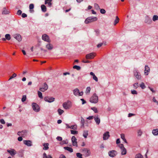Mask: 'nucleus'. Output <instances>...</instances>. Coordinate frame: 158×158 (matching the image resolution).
Returning a JSON list of instances; mask_svg holds the SVG:
<instances>
[{
  "label": "nucleus",
  "instance_id": "nucleus-1",
  "mask_svg": "<svg viewBox=\"0 0 158 158\" xmlns=\"http://www.w3.org/2000/svg\"><path fill=\"white\" fill-rule=\"evenodd\" d=\"M98 19L97 17L93 16H90L87 18L85 21V23L88 24L96 21Z\"/></svg>",
  "mask_w": 158,
  "mask_h": 158
},
{
  "label": "nucleus",
  "instance_id": "nucleus-2",
  "mask_svg": "<svg viewBox=\"0 0 158 158\" xmlns=\"http://www.w3.org/2000/svg\"><path fill=\"white\" fill-rule=\"evenodd\" d=\"M98 97L96 94H94L90 99V102L94 103H97L98 101Z\"/></svg>",
  "mask_w": 158,
  "mask_h": 158
},
{
  "label": "nucleus",
  "instance_id": "nucleus-3",
  "mask_svg": "<svg viewBox=\"0 0 158 158\" xmlns=\"http://www.w3.org/2000/svg\"><path fill=\"white\" fill-rule=\"evenodd\" d=\"M62 106L65 109H68L71 106V102L69 101H68L67 102L63 103Z\"/></svg>",
  "mask_w": 158,
  "mask_h": 158
},
{
  "label": "nucleus",
  "instance_id": "nucleus-4",
  "mask_svg": "<svg viewBox=\"0 0 158 158\" xmlns=\"http://www.w3.org/2000/svg\"><path fill=\"white\" fill-rule=\"evenodd\" d=\"M32 106L33 110L37 112L40 110V108L39 105L36 103L33 102L32 103Z\"/></svg>",
  "mask_w": 158,
  "mask_h": 158
},
{
  "label": "nucleus",
  "instance_id": "nucleus-5",
  "mask_svg": "<svg viewBox=\"0 0 158 158\" xmlns=\"http://www.w3.org/2000/svg\"><path fill=\"white\" fill-rule=\"evenodd\" d=\"M73 93L75 96H81L83 94V91L80 92L78 89L76 88L73 90Z\"/></svg>",
  "mask_w": 158,
  "mask_h": 158
},
{
  "label": "nucleus",
  "instance_id": "nucleus-6",
  "mask_svg": "<svg viewBox=\"0 0 158 158\" xmlns=\"http://www.w3.org/2000/svg\"><path fill=\"white\" fill-rule=\"evenodd\" d=\"M96 56V54L94 52H92L87 54L86 55V58L88 59H93Z\"/></svg>",
  "mask_w": 158,
  "mask_h": 158
},
{
  "label": "nucleus",
  "instance_id": "nucleus-7",
  "mask_svg": "<svg viewBox=\"0 0 158 158\" xmlns=\"http://www.w3.org/2000/svg\"><path fill=\"white\" fill-rule=\"evenodd\" d=\"M134 74L138 80H139L141 79V74L136 69L134 71Z\"/></svg>",
  "mask_w": 158,
  "mask_h": 158
},
{
  "label": "nucleus",
  "instance_id": "nucleus-8",
  "mask_svg": "<svg viewBox=\"0 0 158 158\" xmlns=\"http://www.w3.org/2000/svg\"><path fill=\"white\" fill-rule=\"evenodd\" d=\"M42 39L44 41L47 42L49 43L51 42V40L50 39L49 37L46 34H44L42 35Z\"/></svg>",
  "mask_w": 158,
  "mask_h": 158
},
{
  "label": "nucleus",
  "instance_id": "nucleus-9",
  "mask_svg": "<svg viewBox=\"0 0 158 158\" xmlns=\"http://www.w3.org/2000/svg\"><path fill=\"white\" fill-rule=\"evenodd\" d=\"M55 98L52 97H46L44 98V100L46 102L49 103L53 102L55 101Z\"/></svg>",
  "mask_w": 158,
  "mask_h": 158
},
{
  "label": "nucleus",
  "instance_id": "nucleus-10",
  "mask_svg": "<svg viewBox=\"0 0 158 158\" xmlns=\"http://www.w3.org/2000/svg\"><path fill=\"white\" fill-rule=\"evenodd\" d=\"M13 37L16 39L18 41L20 42L22 40V37L19 34H15L13 35Z\"/></svg>",
  "mask_w": 158,
  "mask_h": 158
},
{
  "label": "nucleus",
  "instance_id": "nucleus-11",
  "mask_svg": "<svg viewBox=\"0 0 158 158\" xmlns=\"http://www.w3.org/2000/svg\"><path fill=\"white\" fill-rule=\"evenodd\" d=\"M27 131L26 130H23L21 131H18L17 133V135L22 137H25L27 135Z\"/></svg>",
  "mask_w": 158,
  "mask_h": 158
},
{
  "label": "nucleus",
  "instance_id": "nucleus-12",
  "mask_svg": "<svg viewBox=\"0 0 158 158\" xmlns=\"http://www.w3.org/2000/svg\"><path fill=\"white\" fill-rule=\"evenodd\" d=\"M7 152L9 153L10 155L12 156H14L16 154L17 152L14 149H10L7 150Z\"/></svg>",
  "mask_w": 158,
  "mask_h": 158
},
{
  "label": "nucleus",
  "instance_id": "nucleus-13",
  "mask_svg": "<svg viewBox=\"0 0 158 158\" xmlns=\"http://www.w3.org/2000/svg\"><path fill=\"white\" fill-rule=\"evenodd\" d=\"M152 22V21L151 18L148 15H146L145 17L144 22L148 24H150Z\"/></svg>",
  "mask_w": 158,
  "mask_h": 158
},
{
  "label": "nucleus",
  "instance_id": "nucleus-14",
  "mask_svg": "<svg viewBox=\"0 0 158 158\" xmlns=\"http://www.w3.org/2000/svg\"><path fill=\"white\" fill-rule=\"evenodd\" d=\"M77 140V139L75 136H72L71 139L72 144L73 146L76 147H77L78 146Z\"/></svg>",
  "mask_w": 158,
  "mask_h": 158
},
{
  "label": "nucleus",
  "instance_id": "nucleus-15",
  "mask_svg": "<svg viewBox=\"0 0 158 158\" xmlns=\"http://www.w3.org/2000/svg\"><path fill=\"white\" fill-rule=\"evenodd\" d=\"M48 88V85L45 82L44 84V87H43L40 88V90L42 92H44L45 91L47 90Z\"/></svg>",
  "mask_w": 158,
  "mask_h": 158
},
{
  "label": "nucleus",
  "instance_id": "nucleus-16",
  "mask_svg": "<svg viewBox=\"0 0 158 158\" xmlns=\"http://www.w3.org/2000/svg\"><path fill=\"white\" fill-rule=\"evenodd\" d=\"M10 13V11L6 7H4L2 10V14L4 15H9Z\"/></svg>",
  "mask_w": 158,
  "mask_h": 158
},
{
  "label": "nucleus",
  "instance_id": "nucleus-17",
  "mask_svg": "<svg viewBox=\"0 0 158 158\" xmlns=\"http://www.w3.org/2000/svg\"><path fill=\"white\" fill-rule=\"evenodd\" d=\"M108 154L109 156L113 157H114L117 154V152L114 150H112L110 151L108 153Z\"/></svg>",
  "mask_w": 158,
  "mask_h": 158
},
{
  "label": "nucleus",
  "instance_id": "nucleus-18",
  "mask_svg": "<svg viewBox=\"0 0 158 158\" xmlns=\"http://www.w3.org/2000/svg\"><path fill=\"white\" fill-rule=\"evenodd\" d=\"M83 152L85 154V156H88L90 155V152L89 150L86 148H84L82 150Z\"/></svg>",
  "mask_w": 158,
  "mask_h": 158
},
{
  "label": "nucleus",
  "instance_id": "nucleus-19",
  "mask_svg": "<svg viewBox=\"0 0 158 158\" xmlns=\"http://www.w3.org/2000/svg\"><path fill=\"white\" fill-rule=\"evenodd\" d=\"M150 69L148 65H146L145 66L144 74L145 75H148L150 72Z\"/></svg>",
  "mask_w": 158,
  "mask_h": 158
},
{
  "label": "nucleus",
  "instance_id": "nucleus-20",
  "mask_svg": "<svg viewBox=\"0 0 158 158\" xmlns=\"http://www.w3.org/2000/svg\"><path fill=\"white\" fill-rule=\"evenodd\" d=\"M23 143L28 147L31 146L32 144V142L30 140H24L23 141Z\"/></svg>",
  "mask_w": 158,
  "mask_h": 158
},
{
  "label": "nucleus",
  "instance_id": "nucleus-21",
  "mask_svg": "<svg viewBox=\"0 0 158 158\" xmlns=\"http://www.w3.org/2000/svg\"><path fill=\"white\" fill-rule=\"evenodd\" d=\"M94 120L97 125H99L100 123V119L99 118L98 115L94 116Z\"/></svg>",
  "mask_w": 158,
  "mask_h": 158
},
{
  "label": "nucleus",
  "instance_id": "nucleus-22",
  "mask_svg": "<svg viewBox=\"0 0 158 158\" xmlns=\"http://www.w3.org/2000/svg\"><path fill=\"white\" fill-rule=\"evenodd\" d=\"M110 137L109 132L108 131H106L105 132L103 135V139L104 140H107Z\"/></svg>",
  "mask_w": 158,
  "mask_h": 158
},
{
  "label": "nucleus",
  "instance_id": "nucleus-23",
  "mask_svg": "<svg viewBox=\"0 0 158 158\" xmlns=\"http://www.w3.org/2000/svg\"><path fill=\"white\" fill-rule=\"evenodd\" d=\"M52 1V0H45V4H48V6L49 7H51L52 5L51 3Z\"/></svg>",
  "mask_w": 158,
  "mask_h": 158
},
{
  "label": "nucleus",
  "instance_id": "nucleus-24",
  "mask_svg": "<svg viewBox=\"0 0 158 158\" xmlns=\"http://www.w3.org/2000/svg\"><path fill=\"white\" fill-rule=\"evenodd\" d=\"M46 48L48 50H51L53 48V45L50 43L47 44L46 45Z\"/></svg>",
  "mask_w": 158,
  "mask_h": 158
},
{
  "label": "nucleus",
  "instance_id": "nucleus-25",
  "mask_svg": "<svg viewBox=\"0 0 158 158\" xmlns=\"http://www.w3.org/2000/svg\"><path fill=\"white\" fill-rule=\"evenodd\" d=\"M64 148L65 150H67L71 153L73 152V150L72 148H71L68 147H65Z\"/></svg>",
  "mask_w": 158,
  "mask_h": 158
},
{
  "label": "nucleus",
  "instance_id": "nucleus-26",
  "mask_svg": "<svg viewBox=\"0 0 158 158\" xmlns=\"http://www.w3.org/2000/svg\"><path fill=\"white\" fill-rule=\"evenodd\" d=\"M152 133L155 136L158 135V129H154L152 130Z\"/></svg>",
  "mask_w": 158,
  "mask_h": 158
},
{
  "label": "nucleus",
  "instance_id": "nucleus-27",
  "mask_svg": "<svg viewBox=\"0 0 158 158\" xmlns=\"http://www.w3.org/2000/svg\"><path fill=\"white\" fill-rule=\"evenodd\" d=\"M29 7L30 12L31 13L34 12V10H32V9H33L34 8V5L33 4H30L29 5Z\"/></svg>",
  "mask_w": 158,
  "mask_h": 158
},
{
  "label": "nucleus",
  "instance_id": "nucleus-28",
  "mask_svg": "<svg viewBox=\"0 0 158 158\" xmlns=\"http://www.w3.org/2000/svg\"><path fill=\"white\" fill-rule=\"evenodd\" d=\"M121 154L122 155H125L126 154L127 150L125 148H123L121 149Z\"/></svg>",
  "mask_w": 158,
  "mask_h": 158
},
{
  "label": "nucleus",
  "instance_id": "nucleus-29",
  "mask_svg": "<svg viewBox=\"0 0 158 158\" xmlns=\"http://www.w3.org/2000/svg\"><path fill=\"white\" fill-rule=\"evenodd\" d=\"M49 144L48 143H44L43 144L44 148L43 149L44 150H47L48 149Z\"/></svg>",
  "mask_w": 158,
  "mask_h": 158
},
{
  "label": "nucleus",
  "instance_id": "nucleus-30",
  "mask_svg": "<svg viewBox=\"0 0 158 158\" xmlns=\"http://www.w3.org/2000/svg\"><path fill=\"white\" fill-rule=\"evenodd\" d=\"M120 135H121V138L123 139V141H124L125 143H127V140H126V139L125 138L124 135L123 134H121Z\"/></svg>",
  "mask_w": 158,
  "mask_h": 158
},
{
  "label": "nucleus",
  "instance_id": "nucleus-31",
  "mask_svg": "<svg viewBox=\"0 0 158 158\" xmlns=\"http://www.w3.org/2000/svg\"><path fill=\"white\" fill-rule=\"evenodd\" d=\"M85 123V120L84 118L82 117H81V127H84Z\"/></svg>",
  "mask_w": 158,
  "mask_h": 158
},
{
  "label": "nucleus",
  "instance_id": "nucleus-32",
  "mask_svg": "<svg viewBox=\"0 0 158 158\" xmlns=\"http://www.w3.org/2000/svg\"><path fill=\"white\" fill-rule=\"evenodd\" d=\"M41 9L42 11L44 12H45L46 11V7L44 5H42L41 6Z\"/></svg>",
  "mask_w": 158,
  "mask_h": 158
},
{
  "label": "nucleus",
  "instance_id": "nucleus-33",
  "mask_svg": "<svg viewBox=\"0 0 158 158\" xmlns=\"http://www.w3.org/2000/svg\"><path fill=\"white\" fill-rule=\"evenodd\" d=\"M68 141L67 139H66L65 140H63V141H61L60 143V144L61 145H63L64 144H67L68 143Z\"/></svg>",
  "mask_w": 158,
  "mask_h": 158
},
{
  "label": "nucleus",
  "instance_id": "nucleus-34",
  "mask_svg": "<svg viewBox=\"0 0 158 158\" xmlns=\"http://www.w3.org/2000/svg\"><path fill=\"white\" fill-rule=\"evenodd\" d=\"M43 158H52L50 155L47 156L46 154L44 152L43 154Z\"/></svg>",
  "mask_w": 158,
  "mask_h": 158
},
{
  "label": "nucleus",
  "instance_id": "nucleus-35",
  "mask_svg": "<svg viewBox=\"0 0 158 158\" xmlns=\"http://www.w3.org/2000/svg\"><path fill=\"white\" fill-rule=\"evenodd\" d=\"M5 38L6 40H9L11 39V36L10 34H7L5 35Z\"/></svg>",
  "mask_w": 158,
  "mask_h": 158
},
{
  "label": "nucleus",
  "instance_id": "nucleus-36",
  "mask_svg": "<svg viewBox=\"0 0 158 158\" xmlns=\"http://www.w3.org/2000/svg\"><path fill=\"white\" fill-rule=\"evenodd\" d=\"M88 135V131H83V137L86 138Z\"/></svg>",
  "mask_w": 158,
  "mask_h": 158
},
{
  "label": "nucleus",
  "instance_id": "nucleus-37",
  "mask_svg": "<svg viewBox=\"0 0 158 158\" xmlns=\"http://www.w3.org/2000/svg\"><path fill=\"white\" fill-rule=\"evenodd\" d=\"M91 90V88L90 87H87L85 93L87 94H89L90 91Z\"/></svg>",
  "mask_w": 158,
  "mask_h": 158
},
{
  "label": "nucleus",
  "instance_id": "nucleus-38",
  "mask_svg": "<svg viewBox=\"0 0 158 158\" xmlns=\"http://www.w3.org/2000/svg\"><path fill=\"white\" fill-rule=\"evenodd\" d=\"M158 20V16L156 15H154L153 16L152 20L153 21L155 22Z\"/></svg>",
  "mask_w": 158,
  "mask_h": 158
},
{
  "label": "nucleus",
  "instance_id": "nucleus-39",
  "mask_svg": "<svg viewBox=\"0 0 158 158\" xmlns=\"http://www.w3.org/2000/svg\"><path fill=\"white\" fill-rule=\"evenodd\" d=\"M135 158H143V156L140 153L138 154L135 155Z\"/></svg>",
  "mask_w": 158,
  "mask_h": 158
},
{
  "label": "nucleus",
  "instance_id": "nucleus-40",
  "mask_svg": "<svg viewBox=\"0 0 158 158\" xmlns=\"http://www.w3.org/2000/svg\"><path fill=\"white\" fill-rule=\"evenodd\" d=\"M38 94L39 97L41 99H42L43 98L42 94V93L40 91H38Z\"/></svg>",
  "mask_w": 158,
  "mask_h": 158
},
{
  "label": "nucleus",
  "instance_id": "nucleus-41",
  "mask_svg": "<svg viewBox=\"0 0 158 158\" xmlns=\"http://www.w3.org/2000/svg\"><path fill=\"white\" fill-rule=\"evenodd\" d=\"M58 113L59 115H61L64 113V111L63 110L60 109H59L58 110Z\"/></svg>",
  "mask_w": 158,
  "mask_h": 158
},
{
  "label": "nucleus",
  "instance_id": "nucleus-42",
  "mask_svg": "<svg viewBox=\"0 0 158 158\" xmlns=\"http://www.w3.org/2000/svg\"><path fill=\"white\" fill-rule=\"evenodd\" d=\"M139 86L142 89H144L146 88V86L143 82H142L141 84H140Z\"/></svg>",
  "mask_w": 158,
  "mask_h": 158
},
{
  "label": "nucleus",
  "instance_id": "nucleus-43",
  "mask_svg": "<svg viewBox=\"0 0 158 158\" xmlns=\"http://www.w3.org/2000/svg\"><path fill=\"white\" fill-rule=\"evenodd\" d=\"M73 68L74 69H76L77 70H80L81 69V68L80 66L77 65L74 66Z\"/></svg>",
  "mask_w": 158,
  "mask_h": 158
},
{
  "label": "nucleus",
  "instance_id": "nucleus-44",
  "mask_svg": "<svg viewBox=\"0 0 158 158\" xmlns=\"http://www.w3.org/2000/svg\"><path fill=\"white\" fill-rule=\"evenodd\" d=\"M94 8L97 10L100 9L99 6L97 3H95L94 4Z\"/></svg>",
  "mask_w": 158,
  "mask_h": 158
},
{
  "label": "nucleus",
  "instance_id": "nucleus-45",
  "mask_svg": "<svg viewBox=\"0 0 158 158\" xmlns=\"http://www.w3.org/2000/svg\"><path fill=\"white\" fill-rule=\"evenodd\" d=\"M91 109L95 113H97L98 112L97 108L95 107H94L91 108Z\"/></svg>",
  "mask_w": 158,
  "mask_h": 158
},
{
  "label": "nucleus",
  "instance_id": "nucleus-46",
  "mask_svg": "<svg viewBox=\"0 0 158 158\" xmlns=\"http://www.w3.org/2000/svg\"><path fill=\"white\" fill-rule=\"evenodd\" d=\"M118 23V16H117L116 17V19L115 20L114 23V25H115Z\"/></svg>",
  "mask_w": 158,
  "mask_h": 158
},
{
  "label": "nucleus",
  "instance_id": "nucleus-47",
  "mask_svg": "<svg viewBox=\"0 0 158 158\" xmlns=\"http://www.w3.org/2000/svg\"><path fill=\"white\" fill-rule=\"evenodd\" d=\"M26 99V96L25 95H23L22 97V98L21 99V101L22 102H25Z\"/></svg>",
  "mask_w": 158,
  "mask_h": 158
},
{
  "label": "nucleus",
  "instance_id": "nucleus-48",
  "mask_svg": "<svg viewBox=\"0 0 158 158\" xmlns=\"http://www.w3.org/2000/svg\"><path fill=\"white\" fill-rule=\"evenodd\" d=\"M133 86L134 88L135 89H136L139 86L138 83L137 82L133 84Z\"/></svg>",
  "mask_w": 158,
  "mask_h": 158
},
{
  "label": "nucleus",
  "instance_id": "nucleus-49",
  "mask_svg": "<svg viewBox=\"0 0 158 158\" xmlns=\"http://www.w3.org/2000/svg\"><path fill=\"white\" fill-rule=\"evenodd\" d=\"M71 133L72 134L75 135L76 134H77L78 133V132L77 131L71 130Z\"/></svg>",
  "mask_w": 158,
  "mask_h": 158
},
{
  "label": "nucleus",
  "instance_id": "nucleus-50",
  "mask_svg": "<svg viewBox=\"0 0 158 158\" xmlns=\"http://www.w3.org/2000/svg\"><path fill=\"white\" fill-rule=\"evenodd\" d=\"M76 156L79 158H83L82 157V155L80 153H77L76 154Z\"/></svg>",
  "mask_w": 158,
  "mask_h": 158
},
{
  "label": "nucleus",
  "instance_id": "nucleus-51",
  "mask_svg": "<svg viewBox=\"0 0 158 158\" xmlns=\"http://www.w3.org/2000/svg\"><path fill=\"white\" fill-rule=\"evenodd\" d=\"M71 129H73L74 130L77 129V126L76 125H73L70 126V128Z\"/></svg>",
  "mask_w": 158,
  "mask_h": 158
},
{
  "label": "nucleus",
  "instance_id": "nucleus-52",
  "mask_svg": "<svg viewBox=\"0 0 158 158\" xmlns=\"http://www.w3.org/2000/svg\"><path fill=\"white\" fill-rule=\"evenodd\" d=\"M16 76H17V75L16 73H14L13 74V75H12V76H11L10 77L9 80H10L12 79V78L15 77Z\"/></svg>",
  "mask_w": 158,
  "mask_h": 158
},
{
  "label": "nucleus",
  "instance_id": "nucleus-53",
  "mask_svg": "<svg viewBox=\"0 0 158 158\" xmlns=\"http://www.w3.org/2000/svg\"><path fill=\"white\" fill-rule=\"evenodd\" d=\"M120 143V141L119 140V143ZM119 148L120 149L123 148L124 147L123 145V144H119Z\"/></svg>",
  "mask_w": 158,
  "mask_h": 158
},
{
  "label": "nucleus",
  "instance_id": "nucleus-54",
  "mask_svg": "<svg viewBox=\"0 0 158 158\" xmlns=\"http://www.w3.org/2000/svg\"><path fill=\"white\" fill-rule=\"evenodd\" d=\"M142 134V132L140 130H138V135L139 136H141Z\"/></svg>",
  "mask_w": 158,
  "mask_h": 158
},
{
  "label": "nucleus",
  "instance_id": "nucleus-55",
  "mask_svg": "<svg viewBox=\"0 0 158 158\" xmlns=\"http://www.w3.org/2000/svg\"><path fill=\"white\" fill-rule=\"evenodd\" d=\"M22 13V11L21 10H19L17 11V14L18 15H20Z\"/></svg>",
  "mask_w": 158,
  "mask_h": 158
},
{
  "label": "nucleus",
  "instance_id": "nucleus-56",
  "mask_svg": "<svg viewBox=\"0 0 158 158\" xmlns=\"http://www.w3.org/2000/svg\"><path fill=\"white\" fill-rule=\"evenodd\" d=\"M56 139L57 140L59 141H61L62 140V138L60 136H57Z\"/></svg>",
  "mask_w": 158,
  "mask_h": 158
},
{
  "label": "nucleus",
  "instance_id": "nucleus-57",
  "mask_svg": "<svg viewBox=\"0 0 158 158\" xmlns=\"http://www.w3.org/2000/svg\"><path fill=\"white\" fill-rule=\"evenodd\" d=\"M106 10L103 9H102L100 10V12L102 14H104L106 13Z\"/></svg>",
  "mask_w": 158,
  "mask_h": 158
},
{
  "label": "nucleus",
  "instance_id": "nucleus-58",
  "mask_svg": "<svg viewBox=\"0 0 158 158\" xmlns=\"http://www.w3.org/2000/svg\"><path fill=\"white\" fill-rule=\"evenodd\" d=\"M93 78L96 82H97L98 81V78L95 75L93 77Z\"/></svg>",
  "mask_w": 158,
  "mask_h": 158
},
{
  "label": "nucleus",
  "instance_id": "nucleus-59",
  "mask_svg": "<svg viewBox=\"0 0 158 158\" xmlns=\"http://www.w3.org/2000/svg\"><path fill=\"white\" fill-rule=\"evenodd\" d=\"M94 117V116H89L86 118V119H89V120H91L93 119Z\"/></svg>",
  "mask_w": 158,
  "mask_h": 158
},
{
  "label": "nucleus",
  "instance_id": "nucleus-60",
  "mask_svg": "<svg viewBox=\"0 0 158 158\" xmlns=\"http://www.w3.org/2000/svg\"><path fill=\"white\" fill-rule=\"evenodd\" d=\"M131 93L132 94H137V91L135 90H131Z\"/></svg>",
  "mask_w": 158,
  "mask_h": 158
},
{
  "label": "nucleus",
  "instance_id": "nucleus-61",
  "mask_svg": "<svg viewBox=\"0 0 158 158\" xmlns=\"http://www.w3.org/2000/svg\"><path fill=\"white\" fill-rule=\"evenodd\" d=\"M148 88L150 89V90L152 92V93H155V91L152 88H151L150 86H148Z\"/></svg>",
  "mask_w": 158,
  "mask_h": 158
},
{
  "label": "nucleus",
  "instance_id": "nucleus-62",
  "mask_svg": "<svg viewBox=\"0 0 158 158\" xmlns=\"http://www.w3.org/2000/svg\"><path fill=\"white\" fill-rule=\"evenodd\" d=\"M22 16L23 18H26V17H27V15L25 13H23L22 14Z\"/></svg>",
  "mask_w": 158,
  "mask_h": 158
},
{
  "label": "nucleus",
  "instance_id": "nucleus-63",
  "mask_svg": "<svg viewBox=\"0 0 158 158\" xmlns=\"http://www.w3.org/2000/svg\"><path fill=\"white\" fill-rule=\"evenodd\" d=\"M18 140L19 141H21L23 140V138L22 136H20L18 138Z\"/></svg>",
  "mask_w": 158,
  "mask_h": 158
},
{
  "label": "nucleus",
  "instance_id": "nucleus-64",
  "mask_svg": "<svg viewBox=\"0 0 158 158\" xmlns=\"http://www.w3.org/2000/svg\"><path fill=\"white\" fill-rule=\"evenodd\" d=\"M59 158H66L65 156L63 154L60 155Z\"/></svg>",
  "mask_w": 158,
  "mask_h": 158
}]
</instances>
